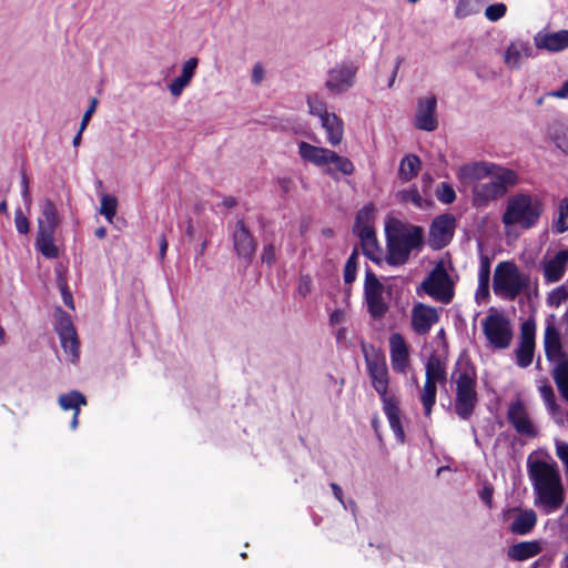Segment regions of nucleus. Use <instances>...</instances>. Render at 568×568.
Here are the masks:
<instances>
[{"label": "nucleus", "instance_id": "1", "mask_svg": "<svg viewBox=\"0 0 568 568\" xmlns=\"http://www.w3.org/2000/svg\"><path fill=\"white\" fill-rule=\"evenodd\" d=\"M457 179L464 186H471V204L477 210H485L501 199L519 180L514 170L489 162L463 164Z\"/></svg>", "mask_w": 568, "mask_h": 568}, {"label": "nucleus", "instance_id": "2", "mask_svg": "<svg viewBox=\"0 0 568 568\" xmlns=\"http://www.w3.org/2000/svg\"><path fill=\"white\" fill-rule=\"evenodd\" d=\"M527 473L532 487L534 506L545 515L554 514L561 508L565 488L558 466L541 459H528Z\"/></svg>", "mask_w": 568, "mask_h": 568}, {"label": "nucleus", "instance_id": "3", "mask_svg": "<svg viewBox=\"0 0 568 568\" xmlns=\"http://www.w3.org/2000/svg\"><path fill=\"white\" fill-rule=\"evenodd\" d=\"M365 362L373 388L378 393L383 402V410L387 417L395 437L405 442V433L400 424V410L395 398L387 396L389 384L386 359L382 354L368 355L365 353Z\"/></svg>", "mask_w": 568, "mask_h": 568}, {"label": "nucleus", "instance_id": "4", "mask_svg": "<svg viewBox=\"0 0 568 568\" xmlns=\"http://www.w3.org/2000/svg\"><path fill=\"white\" fill-rule=\"evenodd\" d=\"M544 210V202L538 195L517 192L507 199L501 222L505 227L530 230L537 226Z\"/></svg>", "mask_w": 568, "mask_h": 568}, {"label": "nucleus", "instance_id": "5", "mask_svg": "<svg viewBox=\"0 0 568 568\" xmlns=\"http://www.w3.org/2000/svg\"><path fill=\"white\" fill-rule=\"evenodd\" d=\"M450 379L455 384V412L460 419L468 420L478 403L475 367L468 361H459L452 373Z\"/></svg>", "mask_w": 568, "mask_h": 568}, {"label": "nucleus", "instance_id": "6", "mask_svg": "<svg viewBox=\"0 0 568 568\" xmlns=\"http://www.w3.org/2000/svg\"><path fill=\"white\" fill-rule=\"evenodd\" d=\"M61 222L62 216L53 201L43 199L39 203L34 246L45 258L52 260L59 256V247L55 244V231Z\"/></svg>", "mask_w": 568, "mask_h": 568}, {"label": "nucleus", "instance_id": "7", "mask_svg": "<svg viewBox=\"0 0 568 568\" xmlns=\"http://www.w3.org/2000/svg\"><path fill=\"white\" fill-rule=\"evenodd\" d=\"M531 286L528 273L509 261L496 265L493 276V291L496 296L506 301H515L519 295L527 294Z\"/></svg>", "mask_w": 568, "mask_h": 568}, {"label": "nucleus", "instance_id": "8", "mask_svg": "<svg viewBox=\"0 0 568 568\" xmlns=\"http://www.w3.org/2000/svg\"><path fill=\"white\" fill-rule=\"evenodd\" d=\"M545 355L552 364V377L560 395L568 402V355L564 352L560 334L555 324L547 321L544 333Z\"/></svg>", "mask_w": 568, "mask_h": 568}, {"label": "nucleus", "instance_id": "9", "mask_svg": "<svg viewBox=\"0 0 568 568\" xmlns=\"http://www.w3.org/2000/svg\"><path fill=\"white\" fill-rule=\"evenodd\" d=\"M298 154L305 162L325 169V172L329 175H334L335 171L349 175L354 171L351 160L326 148L315 146L302 141L298 144Z\"/></svg>", "mask_w": 568, "mask_h": 568}, {"label": "nucleus", "instance_id": "10", "mask_svg": "<svg viewBox=\"0 0 568 568\" xmlns=\"http://www.w3.org/2000/svg\"><path fill=\"white\" fill-rule=\"evenodd\" d=\"M423 242V229L419 226H406L396 231L388 237L387 262L390 265L405 264L413 250L418 248Z\"/></svg>", "mask_w": 568, "mask_h": 568}, {"label": "nucleus", "instance_id": "11", "mask_svg": "<svg viewBox=\"0 0 568 568\" xmlns=\"http://www.w3.org/2000/svg\"><path fill=\"white\" fill-rule=\"evenodd\" d=\"M420 288L433 300L448 304L454 297V282L446 266L439 262L422 282Z\"/></svg>", "mask_w": 568, "mask_h": 568}, {"label": "nucleus", "instance_id": "12", "mask_svg": "<svg viewBox=\"0 0 568 568\" xmlns=\"http://www.w3.org/2000/svg\"><path fill=\"white\" fill-rule=\"evenodd\" d=\"M483 332L489 345L496 349H506L513 339L509 320L499 312L489 313L481 322Z\"/></svg>", "mask_w": 568, "mask_h": 568}, {"label": "nucleus", "instance_id": "13", "mask_svg": "<svg viewBox=\"0 0 568 568\" xmlns=\"http://www.w3.org/2000/svg\"><path fill=\"white\" fill-rule=\"evenodd\" d=\"M357 71L358 67L353 61L337 63L327 73L326 89L333 94L346 92L354 87Z\"/></svg>", "mask_w": 568, "mask_h": 568}, {"label": "nucleus", "instance_id": "14", "mask_svg": "<svg viewBox=\"0 0 568 568\" xmlns=\"http://www.w3.org/2000/svg\"><path fill=\"white\" fill-rule=\"evenodd\" d=\"M544 283L549 285L562 280L568 267V248L557 252L547 251L538 265Z\"/></svg>", "mask_w": 568, "mask_h": 568}, {"label": "nucleus", "instance_id": "15", "mask_svg": "<svg viewBox=\"0 0 568 568\" xmlns=\"http://www.w3.org/2000/svg\"><path fill=\"white\" fill-rule=\"evenodd\" d=\"M537 57V48L529 39L515 38L504 52V63L510 70H520L524 64Z\"/></svg>", "mask_w": 568, "mask_h": 568}, {"label": "nucleus", "instance_id": "16", "mask_svg": "<svg viewBox=\"0 0 568 568\" xmlns=\"http://www.w3.org/2000/svg\"><path fill=\"white\" fill-rule=\"evenodd\" d=\"M507 420L518 435L526 438L538 436V428L521 399L517 398L510 402L507 409Z\"/></svg>", "mask_w": 568, "mask_h": 568}, {"label": "nucleus", "instance_id": "17", "mask_svg": "<svg viewBox=\"0 0 568 568\" xmlns=\"http://www.w3.org/2000/svg\"><path fill=\"white\" fill-rule=\"evenodd\" d=\"M364 293L369 314L374 318H382L388 310L384 300V285L371 270L365 274Z\"/></svg>", "mask_w": 568, "mask_h": 568}, {"label": "nucleus", "instance_id": "18", "mask_svg": "<svg viewBox=\"0 0 568 568\" xmlns=\"http://www.w3.org/2000/svg\"><path fill=\"white\" fill-rule=\"evenodd\" d=\"M503 519L510 521L508 527L510 532L525 536L535 528L538 517L531 508L511 507L503 511Z\"/></svg>", "mask_w": 568, "mask_h": 568}, {"label": "nucleus", "instance_id": "19", "mask_svg": "<svg viewBox=\"0 0 568 568\" xmlns=\"http://www.w3.org/2000/svg\"><path fill=\"white\" fill-rule=\"evenodd\" d=\"M456 220L446 213L437 216L429 227V244L435 250L446 246L453 239Z\"/></svg>", "mask_w": 568, "mask_h": 568}, {"label": "nucleus", "instance_id": "20", "mask_svg": "<svg viewBox=\"0 0 568 568\" xmlns=\"http://www.w3.org/2000/svg\"><path fill=\"white\" fill-rule=\"evenodd\" d=\"M536 326L534 322H525L520 328L519 344L516 348V363L526 368L532 363L535 353Z\"/></svg>", "mask_w": 568, "mask_h": 568}, {"label": "nucleus", "instance_id": "21", "mask_svg": "<svg viewBox=\"0 0 568 568\" xmlns=\"http://www.w3.org/2000/svg\"><path fill=\"white\" fill-rule=\"evenodd\" d=\"M437 99L435 95L419 98L415 113V126L418 130L433 132L438 126L436 118Z\"/></svg>", "mask_w": 568, "mask_h": 568}, {"label": "nucleus", "instance_id": "22", "mask_svg": "<svg viewBox=\"0 0 568 568\" xmlns=\"http://www.w3.org/2000/svg\"><path fill=\"white\" fill-rule=\"evenodd\" d=\"M232 236L237 256L250 262L255 254L256 242L243 221H237Z\"/></svg>", "mask_w": 568, "mask_h": 568}, {"label": "nucleus", "instance_id": "23", "mask_svg": "<svg viewBox=\"0 0 568 568\" xmlns=\"http://www.w3.org/2000/svg\"><path fill=\"white\" fill-rule=\"evenodd\" d=\"M389 355L392 367L396 373L405 374L409 365L408 345L399 333L389 336Z\"/></svg>", "mask_w": 568, "mask_h": 568}, {"label": "nucleus", "instance_id": "24", "mask_svg": "<svg viewBox=\"0 0 568 568\" xmlns=\"http://www.w3.org/2000/svg\"><path fill=\"white\" fill-rule=\"evenodd\" d=\"M438 321L439 316L435 307L418 303L412 310V327L419 335L427 334Z\"/></svg>", "mask_w": 568, "mask_h": 568}, {"label": "nucleus", "instance_id": "25", "mask_svg": "<svg viewBox=\"0 0 568 568\" xmlns=\"http://www.w3.org/2000/svg\"><path fill=\"white\" fill-rule=\"evenodd\" d=\"M534 44L537 49L560 52L568 48V30L565 29L556 32L539 31L534 37Z\"/></svg>", "mask_w": 568, "mask_h": 568}, {"label": "nucleus", "instance_id": "26", "mask_svg": "<svg viewBox=\"0 0 568 568\" xmlns=\"http://www.w3.org/2000/svg\"><path fill=\"white\" fill-rule=\"evenodd\" d=\"M197 63L199 60L196 58H190L183 63L181 74L169 85V90L173 97H180L184 89L191 83V80L195 74Z\"/></svg>", "mask_w": 568, "mask_h": 568}, {"label": "nucleus", "instance_id": "27", "mask_svg": "<svg viewBox=\"0 0 568 568\" xmlns=\"http://www.w3.org/2000/svg\"><path fill=\"white\" fill-rule=\"evenodd\" d=\"M321 124L326 132L327 142L333 146L338 145L344 135V124L342 119L335 113H329L321 120Z\"/></svg>", "mask_w": 568, "mask_h": 568}, {"label": "nucleus", "instance_id": "28", "mask_svg": "<svg viewBox=\"0 0 568 568\" xmlns=\"http://www.w3.org/2000/svg\"><path fill=\"white\" fill-rule=\"evenodd\" d=\"M541 551V546L538 541H520L513 545L508 549V557L517 561H524L535 557Z\"/></svg>", "mask_w": 568, "mask_h": 568}, {"label": "nucleus", "instance_id": "29", "mask_svg": "<svg viewBox=\"0 0 568 568\" xmlns=\"http://www.w3.org/2000/svg\"><path fill=\"white\" fill-rule=\"evenodd\" d=\"M425 383L428 384H444L446 383V366L436 355H432L425 365Z\"/></svg>", "mask_w": 568, "mask_h": 568}, {"label": "nucleus", "instance_id": "30", "mask_svg": "<svg viewBox=\"0 0 568 568\" xmlns=\"http://www.w3.org/2000/svg\"><path fill=\"white\" fill-rule=\"evenodd\" d=\"M547 135L558 149L568 155V128L564 123L559 121L550 122L547 125Z\"/></svg>", "mask_w": 568, "mask_h": 568}, {"label": "nucleus", "instance_id": "31", "mask_svg": "<svg viewBox=\"0 0 568 568\" xmlns=\"http://www.w3.org/2000/svg\"><path fill=\"white\" fill-rule=\"evenodd\" d=\"M554 234H562L568 231V196L559 200L551 221Z\"/></svg>", "mask_w": 568, "mask_h": 568}, {"label": "nucleus", "instance_id": "32", "mask_svg": "<svg viewBox=\"0 0 568 568\" xmlns=\"http://www.w3.org/2000/svg\"><path fill=\"white\" fill-rule=\"evenodd\" d=\"M361 239L363 253L373 262L378 263L381 261V248L377 243L375 231L357 234Z\"/></svg>", "mask_w": 568, "mask_h": 568}, {"label": "nucleus", "instance_id": "33", "mask_svg": "<svg viewBox=\"0 0 568 568\" xmlns=\"http://www.w3.org/2000/svg\"><path fill=\"white\" fill-rule=\"evenodd\" d=\"M420 170V160L417 155L409 154L403 158L398 169V178L403 182H408L417 176Z\"/></svg>", "mask_w": 568, "mask_h": 568}, {"label": "nucleus", "instance_id": "34", "mask_svg": "<svg viewBox=\"0 0 568 568\" xmlns=\"http://www.w3.org/2000/svg\"><path fill=\"white\" fill-rule=\"evenodd\" d=\"M374 206L373 204H367L363 206L356 214L354 232L356 234L367 232H373L374 226Z\"/></svg>", "mask_w": 568, "mask_h": 568}, {"label": "nucleus", "instance_id": "35", "mask_svg": "<svg viewBox=\"0 0 568 568\" xmlns=\"http://www.w3.org/2000/svg\"><path fill=\"white\" fill-rule=\"evenodd\" d=\"M58 403L63 410H73L74 413L77 409H80L81 406L87 405V398L80 392L72 390L60 395Z\"/></svg>", "mask_w": 568, "mask_h": 568}, {"label": "nucleus", "instance_id": "36", "mask_svg": "<svg viewBox=\"0 0 568 568\" xmlns=\"http://www.w3.org/2000/svg\"><path fill=\"white\" fill-rule=\"evenodd\" d=\"M486 0H458L455 8V17L464 19L481 11Z\"/></svg>", "mask_w": 568, "mask_h": 568}, {"label": "nucleus", "instance_id": "37", "mask_svg": "<svg viewBox=\"0 0 568 568\" xmlns=\"http://www.w3.org/2000/svg\"><path fill=\"white\" fill-rule=\"evenodd\" d=\"M437 385L425 383L420 394V400L424 407V414L429 417L433 406L436 403Z\"/></svg>", "mask_w": 568, "mask_h": 568}, {"label": "nucleus", "instance_id": "38", "mask_svg": "<svg viewBox=\"0 0 568 568\" xmlns=\"http://www.w3.org/2000/svg\"><path fill=\"white\" fill-rule=\"evenodd\" d=\"M59 338L63 351L69 356V359L72 363H75L80 356L77 333L67 336H61Z\"/></svg>", "mask_w": 568, "mask_h": 568}, {"label": "nucleus", "instance_id": "39", "mask_svg": "<svg viewBox=\"0 0 568 568\" xmlns=\"http://www.w3.org/2000/svg\"><path fill=\"white\" fill-rule=\"evenodd\" d=\"M118 201L116 197L109 194H103L100 200L99 213L102 214L109 223H112L116 214Z\"/></svg>", "mask_w": 568, "mask_h": 568}, {"label": "nucleus", "instance_id": "40", "mask_svg": "<svg viewBox=\"0 0 568 568\" xmlns=\"http://www.w3.org/2000/svg\"><path fill=\"white\" fill-rule=\"evenodd\" d=\"M307 106L308 112L312 115H315L320 119V121L325 118V115L329 114L326 108V103L318 95L313 94L307 98Z\"/></svg>", "mask_w": 568, "mask_h": 568}, {"label": "nucleus", "instance_id": "41", "mask_svg": "<svg viewBox=\"0 0 568 568\" xmlns=\"http://www.w3.org/2000/svg\"><path fill=\"white\" fill-rule=\"evenodd\" d=\"M568 298V286L562 284L548 293L547 304L551 307H559Z\"/></svg>", "mask_w": 568, "mask_h": 568}, {"label": "nucleus", "instance_id": "42", "mask_svg": "<svg viewBox=\"0 0 568 568\" xmlns=\"http://www.w3.org/2000/svg\"><path fill=\"white\" fill-rule=\"evenodd\" d=\"M435 194L437 200L444 204H452L456 200V192L447 182L439 183L436 187Z\"/></svg>", "mask_w": 568, "mask_h": 568}, {"label": "nucleus", "instance_id": "43", "mask_svg": "<svg viewBox=\"0 0 568 568\" xmlns=\"http://www.w3.org/2000/svg\"><path fill=\"white\" fill-rule=\"evenodd\" d=\"M507 6L503 2L489 4L485 9V18L490 22L499 21L506 16Z\"/></svg>", "mask_w": 568, "mask_h": 568}, {"label": "nucleus", "instance_id": "44", "mask_svg": "<svg viewBox=\"0 0 568 568\" xmlns=\"http://www.w3.org/2000/svg\"><path fill=\"white\" fill-rule=\"evenodd\" d=\"M538 392L546 407L556 403L554 389L546 378L538 379Z\"/></svg>", "mask_w": 568, "mask_h": 568}, {"label": "nucleus", "instance_id": "45", "mask_svg": "<svg viewBox=\"0 0 568 568\" xmlns=\"http://www.w3.org/2000/svg\"><path fill=\"white\" fill-rule=\"evenodd\" d=\"M398 197L400 201L410 202L417 207H422L423 205V197L420 196L416 187L400 191L398 193Z\"/></svg>", "mask_w": 568, "mask_h": 568}, {"label": "nucleus", "instance_id": "46", "mask_svg": "<svg viewBox=\"0 0 568 568\" xmlns=\"http://www.w3.org/2000/svg\"><path fill=\"white\" fill-rule=\"evenodd\" d=\"M57 332L59 337L75 333L71 318L65 313H62L58 321Z\"/></svg>", "mask_w": 568, "mask_h": 568}, {"label": "nucleus", "instance_id": "47", "mask_svg": "<svg viewBox=\"0 0 568 568\" xmlns=\"http://www.w3.org/2000/svg\"><path fill=\"white\" fill-rule=\"evenodd\" d=\"M14 225L20 234H28L30 231V223L27 216L23 214L21 209H17L14 212Z\"/></svg>", "mask_w": 568, "mask_h": 568}, {"label": "nucleus", "instance_id": "48", "mask_svg": "<svg viewBox=\"0 0 568 568\" xmlns=\"http://www.w3.org/2000/svg\"><path fill=\"white\" fill-rule=\"evenodd\" d=\"M356 277V253L354 252L347 260L344 270V281L351 284Z\"/></svg>", "mask_w": 568, "mask_h": 568}, {"label": "nucleus", "instance_id": "49", "mask_svg": "<svg viewBox=\"0 0 568 568\" xmlns=\"http://www.w3.org/2000/svg\"><path fill=\"white\" fill-rule=\"evenodd\" d=\"M312 291V278L310 275H301L297 285V293L305 297Z\"/></svg>", "mask_w": 568, "mask_h": 568}, {"label": "nucleus", "instance_id": "50", "mask_svg": "<svg viewBox=\"0 0 568 568\" xmlns=\"http://www.w3.org/2000/svg\"><path fill=\"white\" fill-rule=\"evenodd\" d=\"M552 419L556 424L562 425L565 422V414L561 410V408L557 405V403H554L546 407Z\"/></svg>", "mask_w": 568, "mask_h": 568}, {"label": "nucleus", "instance_id": "51", "mask_svg": "<svg viewBox=\"0 0 568 568\" xmlns=\"http://www.w3.org/2000/svg\"><path fill=\"white\" fill-rule=\"evenodd\" d=\"M490 278V266L487 260H481L480 267L478 271V283H489Z\"/></svg>", "mask_w": 568, "mask_h": 568}, {"label": "nucleus", "instance_id": "52", "mask_svg": "<svg viewBox=\"0 0 568 568\" xmlns=\"http://www.w3.org/2000/svg\"><path fill=\"white\" fill-rule=\"evenodd\" d=\"M97 104H98V101H97V99L93 98L91 100L90 106L88 108V110L84 112V114L82 116L81 124H80L81 131H84L87 129V125H88L92 114L95 111Z\"/></svg>", "mask_w": 568, "mask_h": 568}, {"label": "nucleus", "instance_id": "53", "mask_svg": "<svg viewBox=\"0 0 568 568\" xmlns=\"http://www.w3.org/2000/svg\"><path fill=\"white\" fill-rule=\"evenodd\" d=\"M262 262L271 265L275 261V248L272 244L265 245L261 255Z\"/></svg>", "mask_w": 568, "mask_h": 568}, {"label": "nucleus", "instance_id": "54", "mask_svg": "<svg viewBox=\"0 0 568 568\" xmlns=\"http://www.w3.org/2000/svg\"><path fill=\"white\" fill-rule=\"evenodd\" d=\"M346 320V311L338 308L331 313L329 315V324L335 326L344 323Z\"/></svg>", "mask_w": 568, "mask_h": 568}, {"label": "nucleus", "instance_id": "55", "mask_svg": "<svg viewBox=\"0 0 568 568\" xmlns=\"http://www.w3.org/2000/svg\"><path fill=\"white\" fill-rule=\"evenodd\" d=\"M489 296V283H478L477 290H476V301L478 303H481L483 301L487 300Z\"/></svg>", "mask_w": 568, "mask_h": 568}, {"label": "nucleus", "instance_id": "56", "mask_svg": "<svg viewBox=\"0 0 568 568\" xmlns=\"http://www.w3.org/2000/svg\"><path fill=\"white\" fill-rule=\"evenodd\" d=\"M548 97L557 98V99H566L568 98V80H566L561 88L555 91H550L547 93Z\"/></svg>", "mask_w": 568, "mask_h": 568}, {"label": "nucleus", "instance_id": "57", "mask_svg": "<svg viewBox=\"0 0 568 568\" xmlns=\"http://www.w3.org/2000/svg\"><path fill=\"white\" fill-rule=\"evenodd\" d=\"M479 497L488 506V508H491V505H493V488L491 487L485 486L480 490Z\"/></svg>", "mask_w": 568, "mask_h": 568}, {"label": "nucleus", "instance_id": "58", "mask_svg": "<svg viewBox=\"0 0 568 568\" xmlns=\"http://www.w3.org/2000/svg\"><path fill=\"white\" fill-rule=\"evenodd\" d=\"M556 454L561 462L568 459V444L565 442L556 443Z\"/></svg>", "mask_w": 568, "mask_h": 568}, {"label": "nucleus", "instance_id": "59", "mask_svg": "<svg viewBox=\"0 0 568 568\" xmlns=\"http://www.w3.org/2000/svg\"><path fill=\"white\" fill-rule=\"evenodd\" d=\"M264 78V69L261 64H255L252 71V82L258 84Z\"/></svg>", "mask_w": 568, "mask_h": 568}, {"label": "nucleus", "instance_id": "60", "mask_svg": "<svg viewBox=\"0 0 568 568\" xmlns=\"http://www.w3.org/2000/svg\"><path fill=\"white\" fill-rule=\"evenodd\" d=\"M21 184H22L21 195H22L24 202L27 204H29L30 203L29 181L24 174H22Z\"/></svg>", "mask_w": 568, "mask_h": 568}, {"label": "nucleus", "instance_id": "61", "mask_svg": "<svg viewBox=\"0 0 568 568\" xmlns=\"http://www.w3.org/2000/svg\"><path fill=\"white\" fill-rule=\"evenodd\" d=\"M400 63H402V58H397L396 59V62H395V65H394V69L392 71V74H390V78H389V81H388V88H392L394 82H395V79H396V75L398 73V70H399V67H400Z\"/></svg>", "mask_w": 568, "mask_h": 568}, {"label": "nucleus", "instance_id": "62", "mask_svg": "<svg viewBox=\"0 0 568 568\" xmlns=\"http://www.w3.org/2000/svg\"><path fill=\"white\" fill-rule=\"evenodd\" d=\"M331 488H332L334 497L344 506L342 488L337 484H335V483L331 484Z\"/></svg>", "mask_w": 568, "mask_h": 568}, {"label": "nucleus", "instance_id": "63", "mask_svg": "<svg viewBox=\"0 0 568 568\" xmlns=\"http://www.w3.org/2000/svg\"><path fill=\"white\" fill-rule=\"evenodd\" d=\"M168 250V242L164 236H161L160 239V256L164 257Z\"/></svg>", "mask_w": 568, "mask_h": 568}, {"label": "nucleus", "instance_id": "64", "mask_svg": "<svg viewBox=\"0 0 568 568\" xmlns=\"http://www.w3.org/2000/svg\"><path fill=\"white\" fill-rule=\"evenodd\" d=\"M62 296H63L64 303L68 306L73 307L72 296H71V294L67 290H62Z\"/></svg>", "mask_w": 568, "mask_h": 568}]
</instances>
